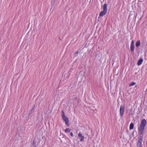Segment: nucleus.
<instances>
[{
  "label": "nucleus",
  "instance_id": "obj_1",
  "mask_svg": "<svg viewBox=\"0 0 147 147\" xmlns=\"http://www.w3.org/2000/svg\"><path fill=\"white\" fill-rule=\"evenodd\" d=\"M146 124V121L145 119H143L141 121L140 126L138 128L139 131L140 132L141 134H142Z\"/></svg>",
  "mask_w": 147,
  "mask_h": 147
},
{
  "label": "nucleus",
  "instance_id": "obj_2",
  "mask_svg": "<svg viewBox=\"0 0 147 147\" xmlns=\"http://www.w3.org/2000/svg\"><path fill=\"white\" fill-rule=\"evenodd\" d=\"M143 137L140 136L139 137L138 140V142H137V145L138 147H141L142 143V142Z\"/></svg>",
  "mask_w": 147,
  "mask_h": 147
},
{
  "label": "nucleus",
  "instance_id": "obj_3",
  "mask_svg": "<svg viewBox=\"0 0 147 147\" xmlns=\"http://www.w3.org/2000/svg\"><path fill=\"white\" fill-rule=\"evenodd\" d=\"M125 111V107L124 106L122 105L121 106L120 108V113L121 116V117L123 115Z\"/></svg>",
  "mask_w": 147,
  "mask_h": 147
},
{
  "label": "nucleus",
  "instance_id": "obj_4",
  "mask_svg": "<svg viewBox=\"0 0 147 147\" xmlns=\"http://www.w3.org/2000/svg\"><path fill=\"white\" fill-rule=\"evenodd\" d=\"M62 118L65 121L66 124L68 126L69 124V121L68 119L66 116H65L62 117Z\"/></svg>",
  "mask_w": 147,
  "mask_h": 147
},
{
  "label": "nucleus",
  "instance_id": "obj_5",
  "mask_svg": "<svg viewBox=\"0 0 147 147\" xmlns=\"http://www.w3.org/2000/svg\"><path fill=\"white\" fill-rule=\"evenodd\" d=\"M78 137H80V141L81 142H82L84 139V137L82 135V134H81L79 133L78 134Z\"/></svg>",
  "mask_w": 147,
  "mask_h": 147
},
{
  "label": "nucleus",
  "instance_id": "obj_6",
  "mask_svg": "<svg viewBox=\"0 0 147 147\" xmlns=\"http://www.w3.org/2000/svg\"><path fill=\"white\" fill-rule=\"evenodd\" d=\"M143 61V59L142 58L140 59L138 61L137 63V65L138 66H139L141 64L142 62Z\"/></svg>",
  "mask_w": 147,
  "mask_h": 147
},
{
  "label": "nucleus",
  "instance_id": "obj_7",
  "mask_svg": "<svg viewBox=\"0 0 147 147\" xmlns=\"http://www.w3.org/2000/svg\"><path fill=\"white\" fill-rule=\"evenodd\" d=\"M107 5L105 3L104 4L103 7V11L107 12Z\"/></svg>",
  "mask_w": 147,
  "mask_h": 147
},
{
  "label": "nucleus",
  "instance_id": "obj_8",
  "mask_svg": "<svg viewBox=\"0 0 147 147\" xmlns=\"http://www.w3.org/2000/svg\"><path fill=\"white\" fill-rule=\"evenodd\" d=\"M107 12L106 11H103L100 13L99 14V16H102L105 15L107 13Z\"/></svg>",
  "mask_w": 147,
  "mask_h": 147
},
{
  "label": "nucleus",
  "instance_id": "obj_9",
  "mask_svg": "<svg viewBox=\"0 0 147 147\" xmlns=\"http://www.w3.org/2000/svg\"><path fill=\"white\" fill-rule=\"evenodd\" d=\"M134 45H131L130 46V50L132 53L134 52Z\"/></svg>",
  "mask_w": 147,
  "mask_h": 147
},
{
  "label": "nucleus",
  "instance_id": "obj_10",
  "mask_svg": "<svg viewBox=\"0 0 147 147\" xmlns=\"http://www.w3.org/2000/svg\"><path fill=\"white\" fill-rule=\"evenodd\" d=\"M134 127V124L133 123H131L130 125L129 129L131 130L133 129Z\"/></svg>",
  "mask_w": 147,
  "mask_h": 147
},
{
  "label": "nucleus",
  "instance_id": "obj_11",
  "mask_svg": "<svg viewBox=\"0 0 147 147\" xmlns=\"http://www.w3.org/2000/svg\"><path fill=\"white\" fill-rule=\"evenodd\" d=\"M140 40L137 41L136 43V47H138L140 45Z\"/></svg>",
  "mask_w": 147,
  "mask_h": 147
},
{
  "label": "nucleus",
  "instance_id": "obj_12",
  "mask_svg": "<svg viewBox=\"0 0 147 147\" xmlns=\"http://www.w3.org/2000/svg\"><path fill=\"white\" fill-rule=\"evenodd\" d=\"M71 129L69 128H67L65 130V132L66 133L70 132Z\"/></svg>",
  "mask_w": 147,
  "mask_h": 147
},
{
  "label": "nucleus",
  "instance_id": "obj_13",
  "mask_svg": "<svg viewBox=\"0 0 147 147\" xmlns=\"http://www.w3.org/2000/svg\"><path fill=\"white\" fill-rule=\"evenodd\" d=\"M136 84V83L134 82H131L129 85V86H131L135 85Z\"/></svg>",
  "mask_w": 147,
  "mask_h": 147
},
{
  "label": "nucleus",
  "instance_id": "obj_14",
  "mask_svg": "<svg viewBox=\"0 0 147 147\" xmlns=\"http://www.w3.org/2000/svg\"><path fill=\"white\" fill-rule=\"evenodd\" d=\"M61 112H62V114H61V115L62 117L65 116V113H64L63 110Z\"/></svg>",
  "mask_w": 147,
  "mask_h": 147
},
{
  "label": "nucleus",
  "instance_id": "obj_15",
  "mask_svg": "<svg viewBox=\"0 0 147 147\" xmlns=\"http://www.w3.org/2000/svg\"><path fill=\"white\" fill-rule=\"evenodd\" d=\"M56 2V0H53L51 3L52 5H54Z\"/></svg>",
  "mask_w": 147,
  "mask_h": 147
},
{
  "label": "nucleus",
  "instance_id": "obj_16",
  "mask_svg": "<svg viewBox=\"0 0 147 147\" xmlns=\"http://www.w3.org/2000/svg\"><path fill=\"white\" fill-rule=\"evenodd\" d=\"M35 144H36V143L34 141L33 142V143H32V145H33V146H34V147H36Z\"/></svg>",
  "mask_w": 147,
  "mask_h": 147
},
{
  "label": "nucleus",
  "instance_id": "obj_17",
  "mask_svg": "<svg viewBox=\"0 0 147 147\" xmlns=\"http://www.w3.org/2000/svg\"><path fill=\"white\" fill-rule=\"evenodd\" d=\"M134 42L133 40H132L131 42V45H134Z\"/></svg>",
  "mask_w": 147,
  "mask_h": 147
},
{
  "label": "nucleus",
  "instance_id": "obj_18",
  "mask_svg": "<svg viewBox=\"0 0 147 147\" xmlns=\"http://www.w3.org/2000/svg\"><path fill=\"white\" fill-rule=\"evenodd\" d=\"M70 135L72 136V137H73V134L72 132H71L70 134Z\"/></svg>",
  "mask_w": 147,
  "mask_h": 147
},
{
  "label": "nucleus",
  "instance_id": "obj_19",
  "mask_svg": "<svg viewBox=\"0 0 147 147\" xmlns=\"http://www.w3.org/2000/svg\"><path fill=\"white\" fill-rule=\"evenodd\" d=\"M79 53V52H78V51H77V52H76L75 53V54H78Z\"/></svg>",
  "mask_w": 147,
  "mask_h": 147
}]
</instances>
